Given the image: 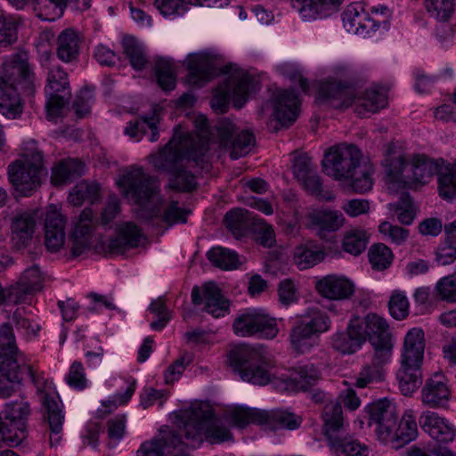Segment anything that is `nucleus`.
I'll return each mask as SVG.
<instances>
[{"mask_svg":"<svg viewBox=\"0 0 456 456\" xmlns=\"http://www.w3.org/2000/svg\"><path fill=\"white\" fill-rule=\"evenodd\" d=\"M451 398L447 379L441 372L433 373L425 380L421 389V402L429 408H446Z\"/></svg>","mask_w":456,"mask_h":456,"instance_id":"21","label":"nucleus"},{"mask_svg":"<svg viewBox=\"0 0 456 456\" xmlns=\"http://www.w3.org/2000/svg\"><path fill=\"white\" fill-rule=\"evenodd\" d=\"M21 23L19 17L0 14V47H7L18 39V28Z\"/></svg>","mask_w":456,"mask_h":456,"instance_id":"49","label":"nucleus"},{"mask_svg":"<svg viewBox=\"0 0 456 456\" xmlns=\"http://www.w3.org/2000/svg\"><path fill=\"white\" fill-rule=\"evenodd\" d=\"M289 340L292 348L298 354L309 352L317 344V337L302 323H298L291 330Z\"/></svg>","mask_w":456,"mask_h":456,"instance_id":"45","label":"nucleus"},{"mask_svg":"<svg viewBox=\"0 0 456 456\" xmlns=\"http://www.w3.org/2000/svg\"><path fill=\"white\" fill-rule=\"evenodd\" d=\"M100 185L97 183H90L83 180L77 183L69 195V201L73 206H81L85 200L92 203L99 200Z\"/></svg>","mask_w":456,"mask_h":456,"instance_id":"44","label":"nucleus"},{"mask_svg":"<svg viewBox=\"0 0 456 456\" xmlns=\"http://www.w3.org/2000/svg\"><path fill=\"white\" fill-rule=\"evenodd\" d=\"M365 411L369 417V426H376L378 439L382 443H389L393 437L392 431L396 427L395 406L387 399L379 400L369 403Z\"/></svg>","mask_w":456,"mask_h":456,"instance_id":"16","label":"nucleus"},{"mask_svg":"<svg viewBox=\"0 0 456 456\" xmlns=\"http://www.w3.org/2000/svg\"><path fill=\"white\" fill-rule=\"evenodd\" d=\"M35 93L34 74L20 53L3 63L0 74V112L8 118H16L23 112L25 100Z\"/></svg>","mask_w":456,"mask_h":456,"instance_id":"3","label":"nucleus"},{"mask_svg":"<svg viewBox=\"0 0 456 456\" xmlns=\"http://www.w3.org/2000/svg\"><path fill=\"white\" fill-rule=\"evenodd\" d=\"M253 216L248 210L241 208L230 210L224 216V224L236 239L245 236L251 230Z\"/></svg>","mask_w":456,"mask_h":456,"instance_id":"39","label":"nucleus"},{"mask_svg":"<svg viewBox=\"0 0 456 456\" xmlns=\"http://www.w3.org/2000/svg\"><path fill=\"white\" fill-rule=\"evenodd\" d=\"M437 176L440 197L444 200L456 199V161L441 166Z\"/></svg>","mask_w":456,"mask_h":456,"instance_id":"42","label":"nucleus"},{"mask_svg":"<svg viewBox=\"0 0 456 456\" xmlns=\"http://www.w3.org/2000/svg\"><path fill=\"white\" fill-rule=\"evenodd\" d=\"M220 144L229 147L230 156L238 159L248 154L255 145V135L248 130L238 132L236 126L228 118H223L216 126Z\"/></svg>","mask_w":456,"mask_h":456,"instance_id":"15","label":"nucleus"},{"mask_svg":"<svg viewBox=\"0 0 456 456\" xmlns=\"http://www.w3.org/2000/svg\"><path fill=\"white\" fill-rule=\"evenodd\" d=\"M205 298V311L215 318L224 316L229 309V303L221 293V289L215 282L209 281L205 283L200 289L194 286L191 290V302L195 305H201Z\"/></svg>","mask_w":456,"mask_h":456,"instance_id":"19","label":"nucleus"},{"mask_svg":"<svg viewBox=\"0 0 456 456\" xmlns=\"http://www.w3.org/2000/svg\"><path fill=\"white\" fill-rule=\"evenodd\" d=\"M427 11L436 20L447 21L454 12L453 0H426Z\"/></svg>","mask_w":456,"mask_h":456,"instance_id":"59","label":"nucleus"},{"mask_svg":"<svg viewBox=\"0 0 456 456\" xmlns=\"http://www.w3.org/2000/svg\"><path fill=\"white\" fill-rule=\"evenodd\" d=\"M368 241L369 237L364 230L354 229L345 233L342 248L353 256H359L365 250Z\"/></svg>","mask_w":456,"mask_h":456,"instance_id":"51","label":"nucleus"},{"mask_svg":"<svg viewBox=\"0 0 456 456\" xmlns=\"http://www.w3.org/2000/svg\"><path fill=\"white\" fill-rule=\"evenodd\" d=\"M81 47V39L78 33L73 28L62 30L56 39V55L63 62L70 63L78 58Z\"/></svg>","mask_w":456,"mask_h":456,"instance_id":"34","label":"nucleus"},{"mask_svg":"<svg viewBox=\"0 0 456 456\" xmlns=\"http://www.w3.org/2000/svg\"><path fill=\"white\" fill-rule=\"evenodd\" d=\"M23 157L24 160H22V162L24 167L37 171L41 176L45 171L43 152L34 146L27 147L24 150Z\"/></svg>","mask_w":456,"mask_h":456,"instance_id":"61","label":"nucleus"},{"mask_svg":"<svg viewBox=\"0 0 456 456\" xmlns=\"http://www.w3.org/2000/svg\"><path fill=\"white\" fill-rule=\"evenodd\" d=\"M343 24L347 32L361 33V25L365 20V12L359 3L349 4L343 12Z\"/></svg>","mask_w":456,"mask_h":456,"instance_id":"54","label":"nucleus"},{"mask_svg":"<svg viewBox=\"0 0 456 456\" xmlns=\"http://www.w3.org/2000/svg\"><path fill=\"white\" fill-rule=\"evenodd\" d=\"M372 175V166L369 162L362 163L359 160L349 175L353 190L357 193H365L370 191L373 185Z\"/></svg>","mask_w":456,"mask_h":456,"instance_id":"41","label":"nucleus"},{"mask_svg":"<svg viewBox=\"0 0 456 456\" xmlns=\"http://www.w3.org/2000/svg\"><path fill=\"white\" fill-rule=\"evenodd\" d=\"M365 342V335L360 324L349 323L346 331L338 332L332 337V347L346 354L358 351Z\"/></svg>","mask_w":456,"mask_h":456,"instance_id":"31","label":"nucleus"},{"mask_svg":"<svg viewBox=\"0 0 456 456\" xmlns=\"http://www.w3.org/2000/svg\"><path fill=\"white\" fill-rule=\"evenodd\" d=\"M214 56L207 52L191 53L187 57L189 74L187 81L196 86H202L210 80L213 73Z\"/></svg>","mask_w":456,"mask_h":456,"instance_id":"29","label":"nucleus"},{"mask_svg":"<svg viewBox=\"0 0 456 456\" xmlns=\"http://www.w3.org/2000/svg\"><path fill=\"white\" fill-rule=\"evenodd\" d=\"M257 83L244 69H235L226 84L220 86L211 100V107L217 113L228 110L230 99L240 109L248 100L250 92L256 91Z\"/></svg>","mask_w":456,"mask_h":456,"instance_id":"10","label":"nucleus"},{"mask_svg":"<svg viewBox=\"0 0 456 456\" xmlns=\"http://www.w3.org/2000/svg\"><path fill=\"white\" fill-rule=\"evenodd\" d=\"M387 105V95L377 90L368 89L364 95L359 99L356 106V112L360 116H366L368 113H375Z\"/></svg>","mask_w":456,"mask_h":456,"instance_id":"43","label":"nucleus"},{"mask_svg":"<svg viewBox=\"0 0 456 456\" xmlns=\"http://www.w3.org/2000/svg\"><path fill=\"white\" fill-rule=\"evenodd\" d=\"M66 380L69 387L77 390H83L87 387L85 369L80 362L75 361L71 364Z\"/></svg>","mask_w":456,"mask_h":456,"instance_id":"62","label":"nucleus"},{"mask_svg":"<svg viewBox=\"0 0 456 456\" xmlns=\"http://www.w3.org/2000/svg\"><path fill=\"white\" fill-rule=\"evenodd\" d=\"M41 401L45 411L44 419L48 423L51 432L50 444L57 445L61 440L60 433L64 422L61 402L58 396L47 393L42 394Z\"/></svg>","mask_w":456,"mask_h":456,"instance_id":"26","label":"nucleus"},{"mask_svg":"<svg viewBox=\"0 0 456 456\" xmlns=\"http://www.w3.org/2000/svg\"><path fill=\"white\" fill-rule=\"evenodd\" d=\"M118 184L123 195L138 207L142 217L150 219L159 216L163 200L157 177L144 173L142 167H133L120 177Z\"/></svg>","mask_w":456,"mask_h":456,"instance_id":"4","label":"nucleus"},{"mask_svg":"<svg viewBox=\"0 0 456 456\" xmlns=\"http://www.w3.org/2000/svg\"><path fill=\"white\" fill-rule=\"evenodd\" d=\"M324 258L322 250L314 249L311 245H299L294 251V262L300 270L308 269Z\"/></svg>","mask_w":456,"mask_h":456,"instance_id":"50","label":"nucleus"},{"mask_svg":"<svg viewBox=\"0 0 456 456\" xmlns=\"http://www.w3.org/2000/svg\"><path fill=\"white\" fill-rule=\"evenodd\" d=\"M228 416L232 423L240 428L253 423L266 429H296L300 426V419L292 412L276 409L272 411L237 406L230 410Z\"/></svg>","mask_w":456,"mask_h":456,"instance_id":"9","label":"nucleus"},{"mask_svg":"<svg viewBox=\"0 0 456 456\" xmlns=\"http://www.w3.org/2000/svg\"><path fill=\"white\" fill-rule=\"evenodd\" d=\"M322 434L330 444L338 441L348 433L347 424L343 416L342 405L338 401L326 403L322 409Z\"/></svg>","mask_w":456,"mask_h":456,"instance_id":"20","label":"nucleus"},{"mask_svg":"<svg viewBox=\"0 0 456 456\" xmlns=\"http://www.w3.org/2000/svg\"><path fill=\"white\" fill-rule=\"evenodd\" d=\"M94 228V213L91 208H85L74 223V229L69 237L71 255L81 256L91 248L92 231Z\"/></svg>","mask_w":456,"mask_h":456,"instance_id":"23","label":"nucleus"},{"mask_svg":"<svg viewBox=\"0 0 456 456\" xmlns=\"http://www.w3.org/2000/svg\"><path fill=\"white\" fill-rule=\"evenodd\" d=\"M8 179L16 191L28 196L41 184V176L37 171L24 167L22 160H15L8 167Z\"/></svg>","mask_w":456,"mask_h":456,"instance_id":"24","label":"nucleus"},{"mask_svg":"<svg viewBox=\"0 0 456 456\" xmlns=\"http://www.w3.org/2000/svg\"><path fill=\"white\" fill-rule=\"evenodd\" d=\"M141 231L134 223L127 222L120 225L116 235L109 243L110 252L123 254L126 250L136 248L140 242Z\"/></svg>","mask_w":456,"mask_h":456,"instance_id":"33","label":"nucleus"},{"mask_svg":"<svg viewBox=\"0 0 456 456\" xmlns=\"http://www.w3.org/2000/svg\"><path fill=\"white\" fill-rule=\"evenodd\" d=\"M391 209H394L398 221L403 224H411L414 219L412 200L409 192H403L399 200L391 204Z\"/></svg>","mask_w":456,"mask_h":456,"instance_id":"57","label":"nucleus"},{"mask_svg":"<svg viewBox=\"0 0 456 456\" xmlns=\"http://www.w3.org/2000/svg\"><path fill=\"white\" fill-rule=\"evenodd\" d=\"M392 435L393 437L389 443H391L395 448H401L417 437L418 426L412 410L404 411L400 422H396V427L392 431Z\"/></svg>","mask_w":456,"mask_h":456,"instance_id":"36","label":"nucleus"},{"mask_svg":"<svg viewBox=\"0 0 456 456\" xmlns=\"http://www.w3.org/2000/svg\"><path fill=\"white\" fill-rule=\"evenodd\" d=\"M410 304L405 294L399 290L393 291L388 301V310L393 318L401 321L409 315Z\"/></svg>","mask_w":456,"mask_h":456,"instance_id":"58","label":"nucleus"},{"mask_svg":"<svg viewBox=\"0 0 456 456\" xmlns=\"http://www.w3.org/2000/svg\"><path fill=\"white\" fill-rule=\"evenodd\" d=\"M34 3L38 18L53 21L63 15L69 0H34Z\"/></svg>","mask_w":456,"mask_h":456,"instance_id":"47","label":"nucleus"},{"mask_svg":"<svg viewBox=\"0 0 456 456\" xmlns=\"http://www.w3.org/2000/svg\"><path fill=\"white\" fill-rule=\"evenodd\" d=\"M364 323L365 340L368 338L373 348L374 361L379 363L387 362L393 349L392 334L387 322L376 314H368Z\"/></svg>","mask_w":456,"mask_h":456,"instance_id":"13","label":"nucleus"},{"mask_svg":"<svg viewBox=\"0 0 456 456\" xmlns=\"http://www.w3.org/2000/svg\"><path fill=\"white\" fill-rule=\"evenodd\" d=\"M435 254V260L437 265H451L456 261V246L444 239L437 247Z\"/></svg>","mask_w":456,"mask_h":456,"instance_id":"63","label":"nucleus"},{"mask_svg":"<svg viewBox=\"0 0 456 456\" xmlns=\"http://www.w3.org/2000/svg\"><path fill=\"white\" fill-rule=\"evenodd\" d=\"M421 429L439 444H447L454 438L452 426L436 412L425 411L419 418Z\"/></svg>","mask_w":456,"mask_h":456,"instance_id":"27","label":"nucleus"},{"mask_svg":"<svg viewBox=\"0 0 456 456\" xmlns=\"http://www.w3.org/2000/svg\"><path fill=\"white\" fill-rule=\"evenodd\" d=\"M342 0H291V6L305 20L324 17L337 11Z\"/></svg>","mask_w":456,"mask_h":456,"instance_id":"32","label":"nucleus"},{"mask_svg":"<svg viewBox=\"0 0 456 456\" xmlns=\"http://www.w3.org/2000/svg\"><path fill=\"white\" fill-rule=\"evenodd\" d=\"M315 289L327 299L346 300L353 296L354 285L345 276L330 274L316 281Z\"/></svg>","mask_w":456,"mask_h":456,"instance_id":"25","label":"nucleus"},{"mask_svg":"<svg viewBox=\"0 0 456 456\" xmlns=\"http://www.w3.org/2000/svg\"><path fill=\"white\" fill-rule=\"evenodd\" d=\"M345 217L338 210L327 208H315L305 216V225L321 239L328 233L338 231L345 224Z\"/></svg>","mask_w":456,"mask_h":456,"instance_id":"17","label":"nucleus"},{"mask_svg":"<svg viewBox=\"0 0 456 456\" xmlns=\"http://www.w3.org/2000/svg\"><path fill=\"white\" fill-rule=\"evenodd\" d=\"M208 151L207 142L183 137L179 128L168 142L156 154L150 156L152 166L170 175L167 187L178 191H191L198 186L195 175L183 167L184 159L199 162Z\"/></svg>","mask_w":456,"mask_h":456,"instance_id":"1","label":"nucleus"},{"mask_svg":"<svg viewBox=\"0 0 456 456\" xmlns=\"http://www.w3.org/2000/svg\"><path fill=\"white\" fill-rule=\"evenodd\" d=\"M43 289V279L39 268L36 265L28 268L20 278L16 286L11 288L9 297L14 303H23L28 295Z\"/></svg>","mask_w":456,"mask_h":456,"instance_id":"30","label":"nucleus"},{"mask_svg":"<svg viewBox=\"0 0 456 456\" xmlns=\"http://www.w3.org/2000/svg\"><path fill=\"white\" fill-rule=\"evenodd\" d=\"M328 445L336 456H369L370 454L369 447L353 438L349 432L338 441Z\"/></svg>","mask_w":456,"mask_h":456,"instance_id":"40","label":"nucleus"},{"mask_svg":"<svg viewBox=\"0 0 456 456\" xmlns=\"http://www.w3.org/2000/svg\"><path fill=\"white\" fill-rule=\"evenodd\" d=\"M384 363H379L373 360L371 365H365L359 373L355 381V386L359 388H364L374 381L382 379L381 366Z\"/></svg>","mask_w":456,"mask_h":456,"instance_id":"60","label":"nucleus"},{"mask_svg":"<svg viewBox=\"0 0 456 456\" xmlns=\"http://www.w3.org/2000/svg\"><path fill=\"white\" fill-rule=\"evenodd\" d=\"M66 224V216L57 207L49 206L45 218V245L49 252H58L63 247Z\"/></svg>","mask_w":456,"mask_h":456,"instance_id":"18","label":"nucleus"},{"mask_svg":"<svg viewBox=\"0 0 456 456\" xmlns=\"http://www.w3.org/2000/svg\"><path fill=\"white\" fill-rule=\"evenodd\" d=\"M368 257L372 269L383 271L391 265L394 255L387 246L383 243H377L370 248Z\"/></svg>","mask_w":456,"mask_h":456,"instance_id":"53","label":"nucleus"},{"mask_svg":"<svg viewBox=\"0 0 456 456\" xmlns=\"http://www.w3.org/2000/svg\"><path fill=\"white\" fill-rule=\"evenodd\" d=\"M84 173V164L77 159L60 160L53 168L51 182L54 186L72 183Z\"/></svg>","mask_w":456,"mask_h":456,"instance_id":"37","label":"nucleus"},{"mask_svg":"<svg viewBox=\"0 0 456 456\" xmlns=\"http://www.w3.org/2000/svg\"><path fill=\"white\" fill-rule=\"evenodd\" d=\"M183 427L178 432L169 431L157 438L163 443V449L183 444L195 448L202 444L204 438L211 444L222 443L232 439L229 429L219 424L211 407L203 403L191 404L180 414Z\"/></svg>","mask_w":456,"mask_h":456,"instance_id":"2","label":"nucleus"},{"mask_svg":"<svg viewBox=\"0 0 456 456\" xmlns=\"http://www.w3.org/2000/svg\"><path fill=\"white\" fill-rule=\"evenodd\" d=\"M123 48L126 56L129 59L131 66L141 70L147 63V57L142 45L133 37L123 39Z\"/></svg>","mask_w":456,"mask_h":456,"instance_id":"52","label":"nucleus"},{"mask_svg":"<svg viewBox=\"0 0 456 456\" xmlns=\"http://www.w3.org/2000/svg\"><path fill=\"white\" fill-rule=\"evenodd\" d=\"M228 359L234 371L238 372L244 381L258 386L269 383L268 368L272 364L264 346L239 345L230 351Z\"/></svg>","mask_w":456,"mask_h":456,"instance_id":"8","label":"nucleus"},{"mask_svg":"<svg viewBox=\"0 0 456 456\" xmlns=\"http://www.w3.org/2000/svg\"><path fill=\"white\" fill-rule=\"evenodd\" d=\"M293 381L296 387L306 390L320 379V371L313 364H305L296 368L293 374Z\"/></svg>","mask_w":456,"mask_h":456,"instance_id":"56","label":"nucleus"},{"mask_svg":"<svg viewBox=\"0 0 456 456\" xmlns=\"http://www.w3.org/2000/svg\"><path fill=\"white\" fill-rule=\"evenodd\" d=\"M47 80L46 116L49 120H55L61 116L71 95L68 74L61 67H56L49 72Z\"/></svg>","mask_w":456,"mask_h":456,"instance_id":"14","label":"nucleus"},{"mask_svg":"<svg viewBox=\"0 0 456 456\" xmlns=\"http://www.w3.org/2000/svg\"><path fill=\"white\" fill-rule=\"evenodd\" d=\"M424 348L423 330L419 328L409 330L404 338L401 368L396 374L400 390L405 396H411L422 382L420 366L423 361Z\"/></svg>","mask_w":456,"mask_h":456,"instance_id":"7","label":"nucleus"},{"mask_svg":"<svg viewBox=\"0 0 456 456\" xmlns=\"http://www.w3.org/2000/svg\"><path fill=\"white\" fill-rule=\"evenodd\" d=\"M251 232L256 242L265 248H271L275 243V233L272 225L262 218H253Z\"/></svg>","mask_w":456,"mask_h":456,"instance_id":"55","label":"nucleus"},{"mask_svg":"<svg viewBox=\"0 0 456 456\" xmlns=\"http://www.w3.org/2000/svg\"><path fill=\"white\" fill-rule=\"evenodd\" d=\"M234 333L241 337L257 335L262 338L273 339L279 332L277 321L260 309H248L233 321Z\"/></svg>","mask_w":456,"mask_h":456,"instance_id":"11","label":"nucleus"},{"mask_svg":"<svg viewBox=\"0 0 456 456\" xmlns=\"http://www.w3.org/2000/svg\"><path fill=\"white\" fill-rule=\"evenodd\" d=\"M155 76L159 87L165 91L173 90L176 85L173 62L166 58L159 57L154 61Z\"/></svg>","mask_w":456,"mask_h":456,"instance_id":"46","label":"nucleus"},{"mask_svg":"<svg viewBox=\"0 0 456 456\" xmlns=\"http://www.w3.org/2000/svg\"><path fill=\"white\" fill-rule=\"evenodd\" d=\"M299 99L294 90L277 92L274 99L275 119L283 126H291L298 117Z\"/></svg>","mask_w":456,"mask_h":456,"instance_id":"28","label":"nucleus"},{"mask_svg":"<svg viewBox=\"0 0 456 456\" xmlns=\"http://www.w3.org/2000/svg\"><path fill=\"white\" fill-rule=\"evenodd\" d=\"M387 175V182L398 187L412 188L428 183L434 175H438L441 167L425 155H414L411 162H406L403 156L386 158L382 161Z\"/></svg>","mask_w":456,"mask_h":456,"instance_id":"6","label":"nucleus"},{"mask_svg":"<svg viewBox=\"0 0 456 456\" xmlns=\"http://www.w3.org/2000/svg\"><path fill=\"white\" fill-rule=\"evenodd\" d=\"M220 0H154V6L165 16L183 15L188 10L187 5L215 7Z\"/></svg>","mask_w":456,"mask_h":456,"instance_id":"38","label":"nucleus"},{"mask_svg":"<svg viewBox=\"0 0 456 456\" xmlns=\"http://www.w3.org/2000/svg\"><path fill=\"white\" fill-rule=\"evenodd\" d=\"M361 158V151L354 145L331 147L325 152L322 161V171L335 180H347Z\"/></svg>","mask_w":456,"mask_h":456,"instance_id":"12","label":"nucleus"},{"mask_svg":"<svg viewBox=\"0 0 456 456\" xmlns=\"http://www.w3.org/2000/svg\"><path fill=\"white\" fill-rule=\"evenodd\" d=\"M36 219L28 212L18 214L12 221V240L16 248H21L28 245L35 232Z\"/></svg>","mask_w":456,"mask_h":456,"instance_id":"35","label":"nucleus"},{"mask_svg":"<svg viewBox=\"0 0 456 456\" xmlns=\"http://www.w3.org/2000/svg\"><path fill=\"white\" fill-rule=\"evenodd\" d=\"M356 97L355 88L347 83L327 80L320 85L318 100L336 109L347 108Z\"/></svg>","mask_w":456,"mask_h":456,"instance_id":"22","label":"nucleus"},{"mask_svg":"<svg viewBox=\"0 0 456 456\" xmlns=\"http://www.w3.org/2000/svg\"><path fill=\"white\" fill-rule=\"evenodd\" d=\"M441 298L450 302H456V276L449 275L442 278L436 286Z\"/></svg>","mask_w":456,"mask_h":456,"instance_id":"64","label":"nucleus"},{"mask_svg":"<svg viewBox=\"0 0 456 456\" xmlns=\"http://www.w3.org/2000/svg\"><path fill=\"white\" fill-rule=\"evenodd\" d=\"M207 256L215 266L223 270L236 269L240 265L238 254L223 247L212 248Z\"/></svg>","mask_w":456,"mask_h":456,"instance_id":"48","label":"nucleus"},{"mask_svg":"<svg viewBox=\"0 0 456 456\" xmlns=\"http://www.w3.org/2000/svg\"><path fill=\"white\" fill-rule=\"evenodd\" d=\"M25 376L35 381L31 366L25 364L19 352L12 327L4 323L0 328V397H10L14 392L13 383H20Z\"/></svg>","mask_w":456,"mask_h":456,"instance_id":"5","label":"nucleus"}]
</instances>
